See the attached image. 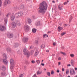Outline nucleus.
<instances>
[{
    "label": "nucleus",
    "mask_w": 77,
    "mask_h": 77,
    "mask_svg": "<svg viewBox=\"0 0 77 77\" xmlns=\"http://www.w3.org/2000/svg\"><path fill=\"white\" fill-rule=\"evenodd\" d=\"M48 7L47 4L45 2H43L41 3L39 7L40 12L43 13L45 12Z\"/></svg>",
    "instance_id": "nucleus-1"
},
{
    "label": "nucleus",
    "mask_w": 77,
    "mask_h": 77,
    "mask_svg": "<svg viewBox=\"0 0 77 77\" xmlns=\"http://www.w3.org/2000/svg\"><path fill=\"white\" fill-rule=\"evenodd\" d=\"M3 57L4 58L3 60L4 63L5 64H7V63H8V61L6 60V59H7V56H6V55L5 54H3Z\"/></svg>",
    "instance_id": "nucleus-2"
},
{
    "label": "nucleus",
    "mask_w": 77,
    "mask_h": 77,
    "mask_svg": "<svg viewBox=\"0 0 77 77\" xmlns=\"http://www.w3.org/2000/svg\"><path fill=\"white\" fill-rule=\"evenodd\" d=\"M24 54H25L27 57L30 56V53L26 49H24L23 50Z\"/></svg>",
    "instance_id": "nucleus-3"
},
{
    "label": "nucleus",
    "mask_w": 77,
    "mask_h": 77,
    "mask_svg": "<svg viewBox=\"0 0 77 77\" xmlns=\"http://www.w3.org/2000/svg\"><path fill=\"white\" fill-rule=\"evenodd\" d=\"M10 63L11 64L10 68L12 69L14 68V60L13 59L10 60Z\"/></svg>",
    "instance_id": "nucleus-4"
},
{
    "label": "nucleus",
    "mask_w": 77,
    "mask_h": 77,
    "mask_svg": "<svg viewBox=\"0 0 77 77\" xmlns=\"http://www.w3.org/2000/svg\"><path fill=\"white\" fill-rule=\"evenodd\" d=\"M22 15H23V13L20 12L15 14V16L17 18H19V17H20Z\"/></svg>",
    "instance_id": "nucleus-5"
},
{
    "label": "nucleus",
    "mask_w": 77,
    "mask_h": 77,
    "mask_svg": "<svg viewBox=\"0 0 77 77\" xmlns=\"http://www.w3.org/2000/svg\"><path fill=\"white\" fill-rule=\"evenodd\" d=\"M70 74L71 75H75V72L74 69H72L70 70Z\"/></svg>",
    "instance_id": "nucleus-6"
},
{
    "label": "nucleus",
    "mask_w": 77,
    "mask_h": 77,
    "mask_svg": "<svg viewBox=\"0 0 77 77\" xmlns=\"http://www.w3.org/2000/svg\"><path fill=\"white\" fill-rule=\"evenodd\" d=\"M24 29L25 30L27 31V30H29V27L27 25H25L24 26Z\"/></svg>",
    "instance_id": "nucleus-7"
},
{
    "label": "nucleus",
    "mask_w": 77,
    "mask_h": 77,
    "mask_svg": "<svg viewBox=\"0 0 77 77\" xmlns=\"http://www.w3.org/2000/svg\"><path fill=\"white\" fill-rule=\"evenodd\" d=\"M11 21L14 20V19H15V15H14V14H11Z\"/></svg>",
    "instance_id": "nucleus-8"
},
{
    "label": "nucleus",
    "mask_w": 77,
    "mask_h": 77,
    "mask_svg": "<svg viewBox=\"0 0 77 77\" xmlns=\"http://www.w3.org/2000/svg\"><path fill=\"white\" fill-rule=\"evenodd\" d=\"M58 9L60 10H62L63 9V5L60 4L58 6Z\"/></svg>",
    "instance_id": "nucleus-9"
},
{
    "label": "nucleus",
    "mask_w": 77,
    "mask_h": 77,
    "mask_svg": "<svg viewBox=\"0 0 77 77\" xmlns=\"http://www.w3.org/2000/svg\"><path fill=\"white\" fill-rule=\"evenodd\" d=\"M5 30V26L3 25H0V30L3 31Z\"/></svg>",
    "instance_id": "nucleus-10"
},
{
    "label": "nucleus",
    "mask_w": 77,
    "mask_h": 77,
    "mask_svg": "<svg viewBox=\"0 0 77 77\" xmlns=\"http://www.w3.org/2000/svg\"><path fill=\"white\" fill-rule=\"evenodd\" d=\"M16 24L17 26H21V23H20V21L18 20L16 21Z\"/></svg>",
    "instance_id": "nucleus-11"
},
{
    "label": "nucleus",
    "mask_w": 77,
    "mask_h": 77,
    "mask_svg": "<svg viewBox=\"0 0 77 77\" xmlns=\"http://www.w3.org/2000/svg\"><path fill=\"white\" fill-rule=\"evenodd\" d=\"M28 39H29L28 38L24 37L23 38V41L24 42H27L28 41Z\"/></svg>",
    "instance_id": "nucleus-12"
},
{
    "label": "nucleus",
    "mask_w": 77,
    "mask_h": 77,
    "mask_svg": "<svg viewBox=\"0 0 77 77\" xmlns=\"http://www.w3.org/2000/svg\"><path fill=\"white\" fill-rule=\"evenodd\" d=\"M62 29H63V28L62 27L59 26L58 27V32H60V31H61Z\"/></svg>",
    "instance_id": "nucleus-13"
},
{
    "label": "nucleus",
    "mask_w": 77,
    "mask_h": 77,
    "mask_svg": "<svg viewBox=\"0 0 77 77\" xmlns=\"http://www.w3.org/2000/svg\"><path fill=\"white\" fill-rule=\"evenodd\" d=\"M4 23H5V26H6V24H7V23H8V19L6 18H4Z\"/></svg>",
    "instance_id": "nucleus-14"
},
{
    "label": "nucleus",
    "mask_w": 77,
    "mask_h": 77,
    "mask_svg": "<svg viewBox=\"0 0 77 77\" xmlns=\"http://www.w3.org/2000/svg\"><path fill=\"white\" fill-rule=\"evenodd\" d=\"M38 54H39V51L38 50H36L35 52L34 55L35 56H37L38 55Z\"/></svg>",
    "instance_id": "nucleus-15"
},
{
    "label": "nucleus",
    "mask_w": 77,
    "mask_h": 77,
    "mask_svg": "<svg viewBox=\"0 0 77 77\" xmlns=\"http://www.w3.org/2000/svg\"><path fill=\"white\" fill-rule=\"evenodd\" d=\"M16 25H17V24H16V23H15V22H13L12 23V26L13 27H15Z\"/></svg>",
    "instance_id": "nucleus-16"
},
{
    "label": "nucleus",
    "mask_w": 77,
    "mask_h": 77,
    "mask_svg": "<svg viewBox=\"0 0 77 77\" xmlns=\"http://www.w3.org/2000/svg\"><path fill=\"white\" fill-rule=\"evenodd\" d=\"M7 5H8V0H5V2L4 5L5 6H7Z\"/></svg>",
    "instance_id": "nucleus-17"
},
{
    "label": "nucleus",
    "mask_w": 77,
    "mask_h": 77,
    "mask_svg": "<svg viewBox=\"0 0 77 77\" xmlns=\"http://www.w3.org/2000/svg\"><path fill=\"white\" fill-rule=\"evenodd\" d=\"M2 71H4L6 70V67L4 66H3L2 67Z\"/></svg>",
    "instance_id": "nucleus-18"
},
{
    "label": "nucleus",
    "mask_w": 77,
    "mask_h": 77,
    "mask_svg": "<svg viewBox=\"0 0 77 77\" xmlns=\"http://www.w3.org/2000/svg\"><path fill=\"white\" fill-rule=\"evenodd\" d=\"M27 21L28 23H29V24H30L32 23V20L30 19H28Z\"/></svg>",
    "instance_id": "nucleus-19"
},
{
    "label": "nucleus",
    "mask_w": 77,
    "mask_h": 77,
    "mask_svg": "<svg viewBox=\"0 0 77 77\" xmlns=\"http://www.w3.org/2000/svg\"><path fill=\"white\" fill-rule=\"evenodd\" d=\"M42 71H39L38 70L37 72V75H38L39 74H42Z\"/></svg>",
    "instance_id": "nucleus-20"
},
{
    "label": "nucleus",
    "mask_w": 77,
    "mask_h": 77,
    "mask_svg": "<svg viewBox=\"0 0 77 77\" xmlns=\"http://www.w3.org/2000/svg\"><path fill=\"white\" fill-rule=\"evenodd\" d=\"M9 38H12L13 37V34L10 33L9 35Z\"/></svg>",
    "instance_id": "nucleus-21"
},
{
    "label": "nucleus",
    "mask_w": 77,
    "mask_h": 77,
    "mask_svg": "<svg viewBox=\"0 0 77 77\" xmlns=\"http://www.w3.org/2000/svg\"><path fill=\"white\" fill-rule=\"evenodd\" d=\"M36 32V29L34 28L32 29V32L33 33H35V32Z\"/></svg>",
    "instance_id": "nucleus-22"
},
{
    "label": "nucleus",
    "mask_w": 77,
    "mask_h": 77,
    "mask_svg": "<svg viewBox=\"0 0 77 77\" xmlns=\"http://www.w3.org/2000/svg\"><path fill=\"white\" fill-rule=\"evenodd\" d=\"M36 62L37 64H39L41 62L40 61V60H36Z\"/></svg>",
    "instance_id": "nucleus-23"
},
{
    "label": "nucleus",
    "mask_w": 77,
    "mask_h": 77,
    "mask_svg": "<svg viewBox=\"0 0 77 77\" xmlns=\"http://www.w3.org/2000/svg\"><path fill=\"white\" fill-rule=\"evenodd\" d=\"M24 75V73L21 74L19 75V77H23Z\"/></svg>",
    "instance_id": "nucleus-24"
},
{
    "label": "nucleus",
    "mask_w": 77,
    "mask_h": 77,
    "mask_svg": "<svg viewBox=\"0 0 77 77\" xmlns=\"http://www.w3.org/2000/svg\"><path fill=\"white\" fill-rule=\"evenodd\" d=\"M46 37H48V36L46 34H44L43 35V38H45Z\"/></svg>",
    "instance_id": "nucleus-25"
},
{
    "label": "nucleus",
    "mask_w": 77,
    "mask_h": 77,
    "mask_svg": "<svg viewBox=\"0 0 77 77\" xmlns=\"http://www.w3.org/2000/svg\"><path fill=\"white\" fill-rule=\"evenodd\" d=\"M31 63H33V64H34V63H35V61L34 60H32L31 61Z\"/></svg>",
    "instance_id": "nucleus-26"
},
{
    "label": "nucleus",
    "mask_w": 77,
    "mask_h": 77,
    "mask_svg": "<svg viewBox=\"0 0 77 77\" xmlns=\"http://www.w3.org/2000/svg\"><path fill=\"white\" fill-rule=\"evenodd\" d=\"M70 56L71 57H74V54H70Z\"/></svg>",
    "instance_id": "nucleus-27"
},
{
    "label": "nucleus",
    "mask_w": 77,
    "mask_h": 77,
    "mask_svg": "<svg viewBox=\"0 0 77 77\" xmlns=\"http://www.w3.org/2000/svg\"><path fill=\"white\" fill-rule=\"evenodd\" d=\"M71 63L72 65H73V64H74V60H71Z\"/></svg>",
    "instance_id": "nucleus-28"
},
{
    "label": "nucleus",
    "mask_w": 77,
    "mask_h": 77,
    "mask_svg": "<svg viewBox=\"0 0 77 77\" xmlns=\"http://www.w3.org/2000/svg\"><path fill=\"white\" fill-rule=\"evenodd\" d=\"M35 43L37 45H38V44H39V43L38 42V40H36L35 41Z\"/></svg>",
    "instance_id": "nucleus-29"
},
{
    "label": "nucleus",
    "mask_w": 77,
    "mask_h": 77,
    "mask_svg": "<svg viewBox=\"0 0 77 77\" xmlns=\"http://www.w3.org/2000/svg\"><path fill=\"white\" fill-rule=\"evenodd\" d=\"M44 47H45V45H42L41 46V48H44Z\"/></svg>",
    "instance_id": "nucleus-30"
},
{
    "label": "nucleus",
    "mask_w": 77,
    "mask_h": 77,
    "mask_svg": "<svg viewBox=\"0 0 77 77\" xmlns=\"http://www.w3.org/2000/svg\"><path fill=\"white\" fill-rule=\"evenodd\" d=\"M60 53H61V54H63V55H64L65 56V55H66V54L65 52H60Z\"/></svg>",
    "instance_id": "nucleus-31"
},
{
    "label": "nucleus",
    "mask_w": 77,
    "mask_h": 77,
    "mask_svg": "<svg viewBox=\"0 0 77 77\" xmlns=\"http://www.w3.org/2000/svg\"><path fill=\"white\" fill-rule=\"evenodd\" d=\"M47 75L48 76H50V72H48L47 73Z\"/></svg>",
    "instance_id": "nucleus-32"
},
{
    "label": "nucleus",
    "mask_w": 77,
    "mask_h": 77,
    "mask_svg": "<svg viewBox=\"0 0 77 77\" xmlns=\"http://www.w3.org/2000/svg\"><path fill=\"white\" fill-rule=\"evenodd\" d=\"M2 0H0V7L2 6Z\"/></svg>",
    "instance_id": "nucleus-33"
},
{
    "label": "nucleus",
    "mask_w": 77,
    "mask_h": 77,
    "mask_svg": "<svg viewBox=\"0 0 77 77\" xmlns=\"http://www.w3.org/2000/svg\"><path fill=\"white\" fill-rule=\"evenodd\" d=\"M65 33H66L65 32H63L61 33V35L62 36H63V35H65Z\"/></svg>",
    "instance_id": "nucleus-34"
},
{
    "label": "nucleus",
    "mask_w": 77,
    "mask_h": 77,
    "mask_svg": "<svg viewBox=\"0 0 77 77\" xmlns=\"http://www.w3.org/2000/svg\"><path fill=\"white\" fill-rule=\"evenodd\" d=\"M7 3L8 4H10L11 3V1L9 0H7Z\"/></svg>",
    "instance_id": "nucleus-35"
},
{
    "label": "nucleus",
    "mask_w": 77,
    "mask_h": 77,
    "mask_svg": "<svg viewBox=\"0 0 77 77\" xmlns=\"http://www.w3.org/2000/svg\"><path fill=\"white\" fill-rule=\"evenodd\" d=\"M68 73H69V70H66V74H68Z\"/></svg>",
    "instance_id": "nucleus-36"
},
{
    "label": "nucleus",
    "mask_w": 77,
    "mask_h": 77,
    "mask_svg": "<svg viewBox=\"0 0 77 77\" xmlns=\"http://www.w3.org/2000/svg\"><path fill=\"white\" fill-rule=\"evenodd\" d=\"M40 24V22L38 21L37 22V24H36L37 25H39Z\"/></svg>",
    "instance_id": "nucleus-37"
},
{
    "label": "nucleus",
    "mask_w": 77,
    "mask_h": 77,
    "mask_svg": "<svg viewBox=\"0 0 77 77\" xmlns=\"http://www.w3.org/2000/svg\"><path fill=\"white\" fill-rule=\"evenodd\" d=\"M1 75L2 76H4V75H5V73L3 72H2L1 73Z\"/></svg>",
    "instance_id": "nucleus-38"
},
{
    "label": "nucleus",
    "mask_w": 77,
    "mask_h": 77,
    "mask_svg": "<svg viewBox=\"0 0 77 77\" xmlns=\"http://www.w3.org/2000/svg\"><path fill=\"white\" fill-rule=\"evenodd\" d=\"M33 53H34V51H31V54H32Z\"/></svg>",
    "instance_id": "nucleus-39"
},
{
    "label": "nucleus",
    "mask_w": 77,
    "mask_h": 77,
    "mask_svg": "<svg viewBox=\"0 0 77 77\" xmlns=\"http://www.w3.org/2000/svg\"><path fill=\"white\" fill-rule=\"evenodd\" d=\"M53 45L54 46L56 45V42H54L53 43Z\"/></svg>",
    "instance_id": "nucleus-40"
},
{
    "label": "nucleus",
    "mask_w": 77,
    "mask_h": 77,
    "mask_svg": "<svg viewBox=\"0 0 77 77\" xmlns=\"http://www.w3.org/2000/svg\"><path fill=\"white\" fill-rule=\"evenodd\" d=\"M67 3H68V2H66L64 3L63 4L64 5H66Z\"/></svg>",
    "instance_id": "nucleus-41"
},
{
    "label": "nucleus",
    "mask_w": 77,
    "mask_h": 77,
    "mask_svg": "<svg viewBox=\"0 0 77 77\" xmlns=\"http://www.w3.org/2000/svg\"><path fill=\"white\" fill-rule=\"evenodd\" d=\"M51 74H54V71H52L51 72Z\"/></svg>",
    "instance_id": "nucleus-42"
},
{
    "label": "nucleus",
    "mask_w": 77,
    "mask_h": 77,
    "mask_svg": "<svg viewBox=\"0 0 77 77\" xmlns=\"http://www.w3.org/2000/svg\"><path fill=\"white\" fill-rule=\"evenodd\" d=\"M68 26V24H64V27H66V26Z\"/></svg>",
    "instance_id": "nucleus-43"
},
{
    "label": "nucleus",
    "mask_w": 77,
    "mask_h": 77,
    "mask_svg": "<svg viewBox=\"0 0 77 77\" xmlns=\"http://www.w3.org/2000/svg\"><path fill=\"white\" fill-rule=\"evenodd\" d=\"M33 77H37V76H36V74H35L33 76Z\"/></svg>",
    "instance_id": "nucleus-44"
},
{
    "label": "nucleus",
    "mask_w": 77,
    "mask_h": 77,
    "mask_svg": "<svg viewBox=\"0 0 77 77\" xmlns=\"http://www.w3.org/2000/svg\"><path fill=\"white\" fill-rule=\"evenodd\" d=\"M58 60H61V58H60V57H59V58H58Z\"/></svg>",
    "instance_id": "nucleus-45"
},
{
    "label": "nucleus",
    "mask_w": 77,
    "mask_h": 77,
    "mask_svg": "<svg viewBox=\"0 0 77 77\" xmlns=\"http://www.w3.org/2000/svg\"><path fill=\"white\" fill-rule=\"evenodd\" d=\"M67 66H71V65L70 64H68L67 65Z\"/></svg>",
    "instance_id": "nucleus-46"
},
{
    "label": "nucleus",
    "mask_w": 77,
    "mask_h": 77,
    "mask_svg": "<svg viewBox=\"0 0 77 77\" xmlns=\"http://www.w3.org/2000/svg\"><path fill=\"white\" fill-rule=\"evenodd\" d=\"M29 49H31V48H32V46L29 47Z\"/></svg>",
    "instance_id": "nucleus-47"
},
{
    "label": "nucleus",
    "mask_w": 77,
    "mask_h": 77,
    "mask_svg": "<svg viewBox=\"0 0 77 77\" xmlns=\"http://www.w3.org/2000/svg\"><path fill=\"white\" fill-rule=\"evenodd\" d=\"M75 71H77V67H75Z\"/></svg>",
    "instance_id": "nucleus-48"
},
{
    "label": "nucleus",
    "mask_w": 77,
    "mask_h": 77,
    "mask_svg": "<svg viewBox=\"0 0 77 77\" xmlns=\"http://www.w3.org/2000/svg\"><path fill=\"white\" fill-rule=\"evenodd\" d=\"M62 71H65V69H64V68H62Z\"/></svg>",
    "instance_id": "nucleus-49"
},
{
    "label": "nucleus",
    "mask_w": 77,
    "mask_h": 77,
    "mask_svg": "<svg viewBox=\"0 0 77 77\" xmlns=\"http://www.w3.org/2000/svg\"><path fill=\"white\" fill-rule=\"evenodd\" d=\"M41 65H42V66H44V63H42L41 64Z\"/></svg>",
    "instance_id": "nucleus-50"
},
{
    "label": "nucleus",
    "mask_w": 77,
    "mask_h": 77,
    "mask_svg": "<svg viewBox=\"0 0 77 77\" xmlns=\"http://www.w3.org/2000/svg\"><path fill=\"white\" fill-rule=\"evenodd\" d=\"M60 65V62H58V65Z\"/></svg>",
    "instance_id": "nucleus-51"
},
{
    "label": "nucleus",
    "mask_w": 77,
    "mask_h": 77,
    "mask_svg": "<svg viewBox=\"0 0 77 77\" xmlns=\"http://www.w3.org/2000/svg\"><path fill=\"white\" fill-rule=\"evenodd\" d=\"M46 52H47L48 53V52H49V50H46Z\"/></svg>",
    "instance_id": "nucleus-52"
},
{
    "label": "nucleus",
    "mask_w": 77,
    "mask_h": 77,
    "mask_svg": "<svg viewBox=\"0 0 77 77\" xmlns=\"http://www.w3.org/2000/svg\"><path fill=\"white\" fill-rule=\"evenodd\" d=\"M52 3H55V2L54 1H53Z\"/></svg>",
    "instance_id": "nucleus-53"
},
{
    "label": "nucleus",
    "mask_w": 77,
    "mask_h": 77,
    "mask_svg": "<svg viewBox=\"0 0 77 77\" xmlns=\"http://www.w3.org/2000/svg\"><path fill=\"white\" fill-rule=\"evenodd\" d=\"M57 72H59V70H57Z\"/></svg>",
    "instance_id": "nucleus-54"
},
{
    "label": "nucleus",
    "mask_w": 77,
    "mask_h": 77,
    "mask_svg": "<svg viewBox=\"0 0 77 77\" xmlns=\"http://www.w3.org/2000/svg\"><path fill=\"white\" fill-rule=\"evenodd\" d=\"M59 75H60V77H62V76L60 74H59Z\"/></svg>",
    "instance_id": "nucleus-55"
},
{
    "label": "nucleus",
    "mask_w": 77,
    "mask_h": 77,
    "mask_svg": "<svg viewBox=\"0 0 77 77\" xmlns=\"http://www.w3.org/2000/svg\"><path fill=\"white\" fill-rule=\"evenodd\" d=\"M8 15H9V14H7V16H6V17H8Z\"/></svg>",
    "instance_id": "nucleus-56"
},
{
    "label": "nucleus",
    "mask_w": 77,
    "mask_h": 77,
    "mask_svg": "<svg viewBox=\"0 0 77 77\" xmlns=\"http://www.w3.org/2000/svg\"><path fill=\"white\" fill-rule=\"evenodd\" d=\"M21 7H23V8H24V5H22L21 6Z\"/></svg>",
    "instance_id": "nucleus-57"
},
{
    "label": "nucleus",
    "mask_w": 77,
    "mask_h": 77,
    "mask_svg": "<svg viewBox=\"0 0 77 77\" xmlns=\"http://www.w3.org/2000/svg\"><path fill=\"white\" fill-rule=\"evenodd\" d=\"M53 56H55V54H53Z\"/></svg>",
    "instance_id": "nucleus-58"
},
{
    "label": "nucleus",
    "mask_w": 77,
    "mask_h": 77,
    "mask_svg": "<svg viewBox=\"0 0 77 77\" xmlns=\"http://www.w3.org/2000/svg\"><path fill=\"white\" fill-rule=\"evenodd\" d=\"M67 77H71V76H67Z\"/></svg>",
    "instance_id": "nucleus-59"
},
{
    "label": "nucleus",
    "mask_w": 77,
    "mask_h": 77,
    "mask_svg": "<svg viewBox=\"0 0 77 77\" xmlns=\"http://www.w3.org/2000/svg\"><path fill=\"white\" fill-rule=\"evenodd\" d=\"M68 2H69V1H68V0H67V3H68Z\"/></svg>",
    "instance_id": "nucleus-60"
},
{
    "label": "nucleus",
    "mask_w": 77,
    "mask_h": 77,
    "mask_svg": "<svg viewBox=\"0 0 77 77\" xmlns=\"http://www.w3.org/2000/svg\"><path fill=\"white\" fill-rule=\"evenodd\" d=\"M44 61V60H42V62H43Z\"/></svg>",
    "instance_id": "nucleus-61"
},
{
    "label": "nucleus",
    "mask_w": 77,
    "mask_h": 77,
    "mask_svg": "<svg viewBox=\"0 0 77 77\" xmlns=\"http://www.w3.org/2000/svg\"><path fill=\"white\" fill-rule=\"evenodd\" d=\"M32 17L34 18H35V16H33V17L32 16Z\"/></svg>",
    "instance_id": "nucleus-62"
},
{
    "label": "nucleus",
    "mask_w": 77,
    "mask_h": 77,
    "mask_svg": "<svg viewBox=\"0 0 77 77\" xmlns=\"http://www.w3.org/2000/svg\"><path fill=\"white\" fill-rule=\"evenodd\" d=\"M45 71H46V69H45Z\"/></svg>",
    "instance_id": "nucleus-63"
},
{
    "label": "nucleus",
    "mask_w": 77,
    "mask_h": 77,
    "mask_svg": "<svg viewBox=\"0 0 77 77\" xmlns=\"http://www.w3.org/2000/svg\"><path fill=\"white\" fill-rule=\"evenodd\" d=\"M75 77H77V75L75 76Z\"/></svg>",
    "instance_id": "nucleus-64"
}]
</instances>
